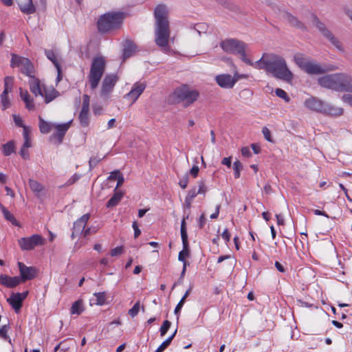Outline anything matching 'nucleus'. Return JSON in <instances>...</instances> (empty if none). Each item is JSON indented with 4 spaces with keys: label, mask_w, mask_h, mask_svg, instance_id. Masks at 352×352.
Wrapping results in <instances>:
<instances>
[{
    "label": "nucleus",
    "mask_w": 352,
    "mask_h": 352,
    "mask_svg": "<svg viewBox=\"0 0 352 352\" xmlns=\"http://www.w3.org/2000/svg\"><path fill=\"white\" fill-rule=\"evenodd\" d=\"M253 66L257 69H264L274 78L287 82H292L294 78V74L288 68L285 58L274 54H264Z\"/></svg>",
    "instance_id": "obj_1"
},
{
    "label": "nucleus",
    "mask_w": 352,
    "mask_h": 352,
    "mask_svg": "<svg viewBox=\"0 0 352 352\" xmlns=\"http://www.w3.org/2000/svg\"><path fill=\"white\" fill-rule=\"evenodd\" d=\"M155 42L162 50L166 51L168 47V40L170 36V29L168 21V10L165 5H158L154 10Z\"/></svg>",
    "instance_id": "obj_2"
},
{
    "label": "nucleus",
    "mask_w": 352,
    "mask_h": 352,
    "mask_svg": "<svg viewBox=\"0 0 352 352\" xmlns=\"http://www.w3.org/2000/svg\"><path fill=\"white\" fill-rule=\"evenodd\" d=\"M125 16L123 12H109L101 15L97 21L98 32L104 34L119 29Z\"/></svg>",
    "instance_id": "obj_3"
},
{
    "label": "nucleus",
    "mask_w": 352,
    "mask_h": 352,
    "mask_svg": "<svg viewBox=\"0 0 352 352\" xmlns=\"http://www.w3.org/2000/svg\"><path fill=\"white\" fill-rule=\"evenodd\" d=\"M220 46L225 52L237 55L245 63L254 65V63L247 57L249 49L248 45L243 41L236 38H228L222 41Z\"/></svg>",
    "instance_id": "obj_4"
},
{
    "label": "nucleus",
    "mask_w": 352,
    "mask_h": 352,
    "mask_svg": "<svg viewBox=\"0 0 352 352\" xmlns=\"http://www.w3.org/2000/svg\"><path fill=\"white\" fill-rule=\"evenodd\" d=\"M304 106L309 110L324 114L341 116L344 110L340 107L332 106L316 97H310L304 102Z\"/></svg>",
    "instance_id": "obj_5"
},
{
    "label": "nucleus",
    "mask_w": 352,
    "mask_h": 352,
    "mask_svg": "<svg viewBox=\"0 0 352 352\" xmlns=\"http://www.w3.org/2000/svg\"><path fill=\"white\" fill-rule=\"evenodd\" d=\"M199 94L196 90H191L187 85H183L177 88L170 95V99L174 103H179L184 102L185 107H188L196 101Z\"/></svg>",
    "instance_id": "obj_6"
},
{
    "label": "nucleus",
    "mask_w": 352,
    "mask_h": 352,
    "mask_svg": "<svg viewBox=\"0 0 352 352\" xmlns=\"http://www.w3.org/2000/svg\"><path fill=\"white\" fill-rule=\"evenodd\" d=\"M106 63L103 57H96L92 60L90 72L88 76L91 88L95 89L104 72Z\"/></svg>",
    "instance_id": "obj_7"
},
{
    "label": "nucleus",
    "mask_w": 352,
    "mask_h": 352,
    "mask_svg": "<svg viewBox=\"0 0 352 352\" xmlns=\"http://www.w3.org/2000/svg\"><path fill=\"white\" fill-rule=\"evenodd\" d=\"M312 21L314 25L318 29L320 33L328 39L330 43L339 51L344 52V48L341 42L333 34V33L320 21L315 14L312 15Z\"/></svg>",
    "instance_id": "obj_8"
},
{
    "label": "nucleus",
    "mask_w": 352,
    "mask_h": 352,
    "mask_svg": "<svg viewBox=\"0 0 352 352\" xmlns=\"http://www.w3.org/2000/svg\"><path fill=\"white\" fill-rule=\"evenodd\" d=\"M10 66L20 67L21 72L28 76H32L34 73V67L31 61L25 57L12 54Z\"/></svg>",
    "instance_id": "obj_9"
},
{
    "label": "nucleus",
    "mask_w": 352,
    "mask_h": 352,
    "mask_svg": "<svg viewBox=\"0 0 352 352\" xmlns=\"http://www.w3.org/2000/svg\"><path fill=\"white\" fill-rule=\"evenodd\" d=\"M188 218V214L186 217H184L182 223H181V236L183 244V250L179 252L178 255V260L179 261L186 263V265H189L188 262L186 261V257H188L190 255V249H189V243L188 241V234H187V228H186V219Z\"/></svg>",
    "instance_id": "obj_10"
},
{
    "label": "nucleus",
    "mask_w": 352,
    "mask_h": 352,
    "mask_svg": "<svg viewBox=\"0 0 352 352\" xmlns=\"http://www.w3.org/2000/svg\"><path fill=\"white\" fill-rule=\"evenodd\" d=\"M44 239L39 234H33L29 237H22L18 240V244L23 251L33 250L36 246L44 244Z\"/></svg>",
    "instance_id": "obj_11"
},
{
    "label": "nucleus",
    "mask_w": 352,
    "mask_h": 352,
    "mask_svg": "<svg viewBox=\"0 0 352 352\" xmlns=\"http://www.w3.org/2000/svg\"><path fill=\"white\" fill-rule=\"evenodd\" d=\"M118 76L116 74H108L102 80L100 96L104 99H107L113 91L117 81Z\"/></svg>",
    "instance_id": "obj_12"
},
{
    "label": "nucleus",
    "mask_w": 352,
    "mask_h": 352,
    "mask_svg": "<svg viewBox=\"0 0 352 352\" xmlns=\"http://www.w3.org/2000/svg\"><path fill=\"white\" fill-rule=\"evenodd\" d=\"M318 84L324 88L338 91V73L328 74L318 79Z\"/></svg>",
    "instance_id": "obj_13"
},
{
    "label": "nucleus",
    "mask_w": 352,
    "mask_h": 352,
    "mask_svg": "<svg viewBox=\"0 0 352 352\" xmlns=\"http://www.w3.org/2000/svg\"><path fill=\"white\" fill-rule=\"evenodd\" d=\"M28 294V292L12 293L10 297L7 299L8 302L14 309L16 313L19 312L23 305V301L25 299Z\"/></svg>",
    "instance_id": "obj_14"
},
{
    "label": "nucleus",
    "mask_w": 352,
    "mask_h": 352,
    "mask_svg": "<svg viewBox=\"0 0 352 352\" xmlns=\"http://www.w3.org/2000/svg\"><path fill=\"white\" fill-rule=\"evenodd\" d=\"M338 91L352 92V76L338 73Z\"/></svg>",
    "instance_id": "obj_15"
},
{
    "label": "nucleus",
    "mask_w": 352,
    "mask_h": 352,
    "mask_svg": "<svg viewBox=\"0 0 352 352\" xmlns=\"http://www.w3.org/2000/svg\"><path fill=\"white\" fill-rule=\"evenodd\" d=\"M18 267L21 275V276H19L21 278V282L32 280L36 276L37 270L34 267H28L21 262H18Z\"/></svg>",
    "instance_id": "obj_16"
},
{
    "label": "nucleus",
    "mask_w": 352,
    "mask_h": 352,
    "mask_svg": "<svg viewBox=\"0 0 352 352\" xmlns=\"http://www.w3.org/2000/svg\"><path fill=\"white\" fill-rule=\"evenodd\" d=\"M329 70H331V69L328 67L322 66L321 65L311 60L307 65L304 72L310 75H318L324 74Z\"/></svg>",
    "instance_id": "obj_17"
},
{
    "label": "nucleus",
    "mask_w": 352,
    "mask_h": 352,
    "mask_svg": "<svg viewBox=\"0 0 352 352\" xmlns=\"http://www.w3.org/2000/svg\"><path fill=\"white\" fill-rule=\"evenodd\" d=\"M281 16L291 26L302 30H307L305 24L291 13L284 11L282 12Z\"/></svg>",
    "instance_id": "obj_18"
},
{
    "label": "nucleus",
    "mask_w": 352,
    "mask_h": 352,
    "mask_svg": "<svg viewBox=\"0 0 352 352\" xmlns=\"http://www.w3.org/2000/svg\"><path fill=\"white\" fill-rule=\"evenodd\" d=\"M217 85L223 89H231L234 85L232 76L228 74H219L215 77Z\"/></svg>",
    "instance_id": "obj_19"
},
{
    "label": "nucleus",
    "mask_w": 352,
    "mask_h": 352,
    "mask_svg": "<svg viewBox=\"0 0 352 352\" xmlns=\"http://www.w3.org/2000/svg\"><path fill=\"white\" fill-rule=\"evenodd\" d=\"M19 276H9L6 274L0 275V284L8 288H14L21 283Z\"/></svg>",
    "instance_id": "obj_20"
},
{
    "label": "nucleus",
    "mask_w": 352,
    "mask_h": 352,
    "mask_svg": "<svg viewBox=\"0 0 352 352\" xmlns=\"http://www.w3.org/2000/svg\"><path fill=\"white\" fill-rule=\"evenodd\" d=\"M71 123L72 120L63 124H54V127L56 129V132L53 134V136L57 138L59 144L62 143L66 132L70 127Z\"/></svg>",
    "instance_id": "obj_21"
},
{
    "label": "nucleus",
    "mask_w": 352,
    "mask_h": 352,
    "mask_svg": "<svg viewBox=\"0 0 352 352\" xmlns=\"http://www.w3.org/2000/svg\"><path fill=\"white\" fill-rule=\"evenodd\" d=\"M146 85L144 82H136L126 96L130 98L132 100V102H135L144 91Z\"/></svg>",
    "instance_id": "obj_22"
},
{
    "label": "nucleus",
    "mask_w": 352,
    "mask_h": 352,
    "mask_svg": "<svg viewBox=\"0 0 352 352\" xmlns=\"http://www.w3.org/2000/svg\"><path fill=\"white\" fill-rule=\"evenodd\" d=\"M59 92L52 87H47L43 86L42 95L45 98V103H49L59 96Z\"/></svg>",
    "instance_id": "obj_23"
},
{
    "label": "nucleus",
    "mask_w": 352,
    "mask_h": 352,
    "mask_svg": "<svg viewBox=\"0 0 352 352\" xmlns=\"http://www.w3.org/2000/svg\"><path fill=\"white\" fill-rule=\"evenodd\" d=\"M30 91L36 96L42 95L43 88L40 85V80L38 78H36L34 75L30 76Z\"/></svg>",
    "instance_id": "obj_24"
},
{
    "label": "nucleus",
    "mask_w": 352,
    "mask_h": 352,
    "mask_svg": "<svg viewBox=\"0 0 352 352\" xmlns=\"http://www.w3.org/2000/svg\"><path fill=\"white\" fill-rule=\"evenodd\" d=\"M136 49V46L135 43L130 41L126 40L124 44L123 48V58L124 59H126L132 56V54L135 52Z\"/></svg>",
    "instance_id": "obj_25"
},
{
    "label": "nucleus",
    "mask_w": 352,
    "mask_h": 352,
    "mask_svg": "<svg viewBox=\"0 0 352 352\" xmlns=\"http://www.w3.org/2000/svg\"><path fill=\"white\" fill-rule=\"evenodd\" d=\"M294 60L295 63L303 71L311 61L309 58L306 57L304 54L300 53L296 54L294 56Z\"/></svg>",
    "instance_id": "obj_26"
},
{
    "label": "nucleus",
    "mask_w": 352,
    "mask_h": 352,
    "mask_svg": "<svg viewBox=\"0 0 352 352\" xmlns=\"http://www.w3.org/2000/svg\"><path fill=\"white\" fill-rule=\"evenodd\" d=\"M20 96L25 103L27 109L32 110L34 108L33 100L30 99V96L27 91H23V90L20 88Z\"/></svg>",
    "instance_id": "obj_27"
},
{
    "label": "nucleus",
    "mask_w": 352,
    "mask_h": 352,
    "mask_svg": "<svg viewBox=\"0 0 352 352\" xmlns=\"http://www.w3.org/2000/svg\"><path fill=\"white\" fill-rule=\"evenodd\" d=\"M0 208H1V210L3 214V217L4 218L10 221V223H12V224H13L14 226H19V224L18 223V221H16V219H15V217H14V215L12 214H11L8 210L3 206L1 204H0Z\"/></svg>",
    "instance_id": "obj_28"
},
{
    "label": "nucleus",
    "mask_w": 352,
    "mask_h": 352,
    "mask_svg": "<svg viewBox=\"0 0 352 352\" xmlns=\"http://www.w3.org/2000/svg\"><path fill=\"white\" fill-rule=\"evenodd\" d=\"M190 291H191V289L190 288L186 292V293L184 294V295L183 296L182 299L179 300V302H178V304L177 305V306L175 309L174 314L177 316V322H178L179 318L180 311L185 303V300H186V298L190 295Z\"/></svg>",
    "instance_id": "obj_29"
},
{
    "label": "nucleus",
    "mask_w": 352,
    "mask_h": 352,
    "mask_svg": "<svg viewBox=\"0 0 352 352\" xmlns=\"http://www.w3.org/2000/svg\"><path fill=\"white\" fill-rule=\"evenodd\" d=\"M216 1L232 12H240L239 7L235 5L230 0H216Z\"/></svg>",
    "instance_id": "obj_30"
},
{
    "label": "nucleus",
    "mask_w": 352,
    "mask_h": 352,
    "mask_svg": "<svg viewBox=\"0 0 352 352\" xmlns=\"http://www.w3.org/2000/svg\"><path fill=\"white\" fill-rule=\"evenodd\" d=\"M84 311L83 300L78 299L74 302L71 307V314L80 315Z\"/></svg>",
    "instance_id": "obj_31"
},
{
    "label": "nucleus",
    "mask_w": 352,
    "mask_h": 352,
    "mask_svg": "<svg viewBox=\"0 0 352 352\" xmlns=\"http://www.w3.org/2000/svg\"><path fill=\"white\" fill-rule=\"evenodd\" d=\"M21 10L25 14H30L34 13L36 8L34 6L32 0H27V3L20 6Z\"/></svg>",
    "instance_id": "obj_32"
},
{
    "label": "nucleus",
    "mask_w": 352,
    "mask_h": 352,
    "mask_svg": "<svg viewBox=\"0 0 352 352\" xmlns=\"http://www.w3.org/2000/svg\"><path fill=\"white\" fill-rule=\"evenodd\" d=\"M123 194L121 192H116L113 197L107 201V207L113 208L118 204L120 201Z\"/></svg>",
    "instance_id": "obj_33"
},
{
    "label": "nucleus",
    "mask_w": 352,
    "mask_h": 352,
    "mask_svg": "<svg viewBox=\"0 0 352 352\" xmlns=\"http://www.w3.org/2000/svg\"><path fill=\"white\" fill-rule=\"evenodd\" d=\"M54 124L45 122L41 117H39V128L42 133H48Z\"/></svg>",
    "instance_id": "obj_34"
},
{
    "label": "nucleus",
    "mask_w": 352,
    "mask_h": 352,
    "mask_svg": "<svg viewBox=\"0 0 352 352\" xmlns=\"http://www.w3.org/2000/svg\"><path fill=\"white\" fill-rule=\"evenodd\" d=\"M78 118L80 120V124L82 126H87L89 124V110L82 109Z\"/></svg>",
    "instance_id": "obj_35"
},
{
    "label": "nucleus",
    "mask_w": 352,
    "mask_h": 352,
    "mask_svg": "<svg viewBox=\"0 0 352 352\" xmlns=\"http://www.w3.org/2000/svg\"><path fill=\"white\" fill-rule=\"evenodd\" d=\"M14 141H9L3 145V152L5 156H8L14 152Z\"/></svg>",
    "instance_id": "obj_36"
},
{
    "label": "nucleus",
    "mask_w": 352,
    "mask_h": 352,
    "mask_svg": "<svg viewBox=\"0 0 352 352\" xmlns=\"http://www.w3.org/2000/svg\"><path fill=\"white\" fill-rule=\"evenodd\" d=\"M29 185L31 190L35 192H40L43 190V186L39 182L36 180L30 179Z\"/></svg>",
    "instance_id": "obj_37"
},
{
    "label": "nucleus",
    "mask_w": 352,
    "mask_h": 352,
    "mask_svg": "<svg viewBox=\"0 0 352 352\" xmlns=\"http://www.w3.org/2000/svg\"><path fill=\"white\" fill-rule=\"evenodd\" d=\"M9 324H4L0 328V338L2 339L8 341L10 343L11 342V340L8 335V332L10 329Z\"/></svg>",
    "instance_id": "obj_38"
},
{
    "label": "nucleus",
    "mask_w": 352,
    "mask_h": 352,
    "mask_svg": "<svg viewBox=\"0 0 352 352\" xmlns=\"http://www.w3.org/2000/svg\"><path fill=\"white\" fill-rule=\"evenodd\" d=\"M45 54L46 56L47 57V58L53 63V64L54 65L55 67H56V65H60V63L58 61L56 56L55 53L54 52V51H52L51 50H45Z\"/></svg>",
    "instance_id": "obj_39"
},
{
    "label": "nucleus",
    "mask_w": 352,
    "mask_h": 352,
    "mask_svg": "<svg viewBox=\"0 0 352 352\" xmlns=\"http://www.w3.org/2000/svg\"><path fill=\"white\" fill-rule=\"evenodd\" d=\"M94 296L96 297V304L98 305H102L106 301V293L105 292H98L95 293Z\"/></svg>",
    "instance_id": "obj_40"
},
{
    "label": "nucleus",
    "mask_w": 352,
    "mask_h": 352,
    "mask_svg": "<svg viewBox=\"0 0 352 352\" xmlns=\"http://www.w3.org/2000/svg\"><path fill=\"white\" fill-rule=\"evenodd\" d=\"M8 93L9 92H7V90H3L1 94V102L3 107V109L8 108L10 106V100L8 97Z\"/></svg>",
    "instance_id": "obj_41"
},
{
    "label": "nucleus",
    "mask_w": 352,
    "mask_h": 352,
    "mask_svg": "<svg viewBox=\"0 0 352 352\" xmlns=\"http://www.w3.org/2000/svg\"><path fill=\"white\" fill-rule=\"evenodd\" d=\"M233 169H234V177L236 179L239 178L240 171L243 169V165H242L241 162L239 160L235 161L233 164Z\"/></svg>",
    "instance_id": "obj_42"
},
{
    "label": "nucleus",
    "mask_w": 352,
    "mask_h": 352,
    "mask_svg": "<svg viewBox=\"0 0 352 352\" xmlns=\"http://www.w3.org/2000/svg\"><path fill=\"white\" fill-rule=\"evenodd\" d=\"M275 92L278 97L283 98L286 102H289L290 101V98L288 96L287 92L283 89L278 88L276 89Z\"/></svg>",
    "instance_id": "obj_43"
},
{
    "label": "nucleus",
    "mask_w": 352,
    "mask_h": 352,
    "mask_svg": "<svg viewBox=\"0 0 352 352\" xmlns=\"http://www.w3.org/2000/svg\"><path fill=\"white\" fill-rule=\"evenodd\" d=\"M85 226L82 224V223H80L78 221H76L74 223L73 230L76 232V234H82Z\"/></svg>",
    "instance_id": "obj_44"
},
{
    "label": "nucleus",
    "mask_w": 352,
    "mask_h": 352,
    "mask_svg": "<svg viewBox=\"0 0 352 352\" xmlns=\"http://www.w3.org/2000/svg\"><path fill=\"white\" fill-rule=\"evenodd\" d=\"M140 301H138L133 307L129 310V314L132 317L134 318L136 316L140 311Z\"/></svg>",
    "instance_id": "obj_45"
},
{
    "label": "nucleus",
    "mask_w": 352,
    "mask_h": 352,
    "mask_svg": "<svg viewBox=\"0 0 352 352\" xmlns=\"http://www.w3.org/2000/svg\"><path fill=\"white\" fill-rule=\"evenodd\" d=\"M171 325V322L169 320H164L162 325L160 327V334L162 336H164L167 331H168Z\"/></svg>",
    "instance_id": "obj_46"
},
{
    "label": "nucleus",
    "mask_w": 352,
    "mask_h": 352,
    "mask_svg": "<svg viewBox=\"0 0 352 352\" xmlns=\"http://www.w3.org/2000/svg\"><path fill=\"white\" fill-rule=\"evenodd\" d=\"M13 78L10 76H7L4 79V90H7V92H10L12 90Z\"/></svg>",
    "instance_id": "obj_47"
},
{
    "label": "nucleus",
    "mask_w": 352,
    "mask_h": 352,
    "mask_svg": "<svg viewBox=\"0 0 352 352\" xmlns=\"http://www.w3.org/2000/svg\"><path fill=\"white\" fill-rule=\"evenodd\" d=\"M171 338H167L164 341L155 352H163L170 344Z\"/></svg>",
    "instance_id": "obj_48"
},
{
    "label": "nucleus",
    "mask_w": 352,
    "mask_h": 352,
    "mask_svg": "<svg viewBox=\"0 0 352 352\" xmlns=\"http://www.w3.org/2000/svg\"><path fill=\"white\" fill-rule=\"evenodd\" d=\"M102 160V158L98 157H91L89 159V164L90 169H93L97 164Z\"/></svg>",
    "instance_id": "obj_49"
},
{
    "label": "nucleus",
    "mask_w": 352,
    "mask_h": 352,
    "mask_svg": "<svg viewBox=\"0 0 352 352\" xmlns=\"http://www.w3.org/2000/svg\"><path fill=\"white\" fill-rule=\"evenodd\" d=\"M199 189L197 190L198 194H205L207 191V187L205 184V182L203 180H201L197 182Z\"/></svg>",
    "instance_id": "obj_50"
},
{
    "label": "nucleus",
    "mask_w": 352,
    "mask_h": 352,
    "mask_svg": "<svg viewBox=\"0 0 352 352\" xmlns=\"http://www.w3.org/2000/svg\"><path fill=\"white\" fill-rule=\"evenodd\" d=\"M262 133L263 134V136L264 138H265L266 140H267L268 142H273V140L271 137V133H270V129L266 127V126H264L262 129Z\"/></svg>",
    "instance_id": "obj_51"
},
{
    "label": "nucleus",
    "mask_w": 352,
    "mask_h": 352,
    "mask_svg": "<svg viewBox=\"0 0 352 352\" xmlns=\"http://www.w3.org/2000/svg\"><path fill=\"white\" fill-rule=\"evenodd\" d=\"M189 177L188 175H185L179 182V185L182 189H185L188 184Z\"/></svg>",
    "instance_id": "obj_52"
},
{
    "label": "nucleus",
    "mask_w": 352,
    "mask_h": 352,
    "mask_svg": "<svg viewBox=\"0 0 352 352\" xmlns=\"http://www.w3.org/2000/svg\"><path fill=\"white\" fill-rule=\"evenodd\" d=\"M89 96L87 94H85L83 96V102H82V109L89 110Z\"/></svg>",
    "instance_id": "obj_53"
},
{
    "label": "nucleus",
    "mask_w": 352,
    "mask_h": 352,
    "mask_svg": "<svg viewBox=\"0 0 352 352\" xmlns=\"http://www.w3.org/2000/svg\"><path fill=\"white\" fill-rule=\"evenodd\" d=\"M123 251V247L122 246H118L111 250V256H116L122 253Z\"/></svg>",
    "instance_id": "obj_54"
},
{
    "label": "nucleus",
    "mask_w": 352,
    "mask_h": 352,
    "mask_svg": "<svg viewBox=\"0 0 352 352\" xmlns=\"http://www.w3.org/2000/svg\"><path fill=\"white\" fill-rule=\"evenodd\" d=\"M248 75L247 74H240L237 72L234 73V76H232L233 80H234V85L236 82L241 78H248Z\"/></svg>",
    "instance_id": "obj_55"
},
{
    "label": "nucleus",
    "mask_w": 352,
    "mask_h": 352,
    "mask_svg": "<svg viewBox=\"0 0 352 352\" xmlns=\"http://www.w3.org/2000/svg\"><path fill=\"white\" fill-rule=\"evenodd\" d=\"M20 155L23 160H28L30 157L28 148L21 147V149L20 151Z\"/></svg>",
    "instance_id": "obj_56"
},
{
    "label": "nucleus",
    "mask_w": 352,
    "mask_h": 352,
    "mask_svg": "<svg viewBox=\"0 0 352 352\" xmlns=\"http://www.w3.org/2000/svg\"><path fill=\"white\" fill-rule=\"evenodd\" d=\"M132 227L134 230V237L136 239L140 235L141 230L138 228V223L136 221L133 222Z\"/></svg>",
    "instance_id": "obj_57"
},
{
    "label": "nucleus",
    "mask_w": 352,
    "mask_h": 352,
    "mask_svg": "<svg viewBox=\"0 0 352 352\" xmlns=\"http://www.w3.org/2000/svg\"><path fill=\"white\" fill-rule=\"evenodd\" d=\"M14 122L15 124L17 126H19V127H23V126H25L23 124L22 118L20 116H14Z\"/></svg>",
    "instance_id": "obj_58"
},
{
    "label": "nucleus",
    "mask_w": 352,
    "mask_h": 352,
    "mask_svg": "<svg viewBox=\"0 0 352 352\" xmlns=\"http://www.w3.org/2000/svg\"><path fill=\"white\" fill-rule=\"evenodd\" d=\"M199 195L197 193V191H196V188H192L191 190H190L188 191V195L186 196V197H188V199H192L193 200L194 198L197 195Z\"/></svg>",
    "instance_id": "obj_59"
},
{
    "label": "nucleus",
    "mask_w": 352,
    "mask_h": 352,
    "mask_svg": "<svg viewBox=\"0 0 352 352\" xmlns=\"http://www.w3.org/2000/svg\"><path fill=\"white\" fill-rule=\"evenodd\" d=\"M241 154L243 156L249 157L252 155L251 151L248 146L242 147L241 148Z\"/></svg>",
    "instance_id": "obj_60"
},
{
    "label": "nucleus",
    "mask_w": 352,
    "mask_h": 352,
    "mask_svg": "<svg viewBox=\"0 0 352 352\" xmlns=\"http://www.w3.org/2000/svg\"><path fill=\"white\" fill-rule=\"evenodd\" d=\"M342 99L344 102L348 103L349 105L352 107V95L344 94L342 96Z\"/></svg>",
    "instance_id": "obj_61"
},
{
    "label": "nucleus",
    "mask_w": 352,
    "mask_h": 352,
    "mask_svg": "<svg viewBox=\"0 0 352 352\" xmlns=\"http://www.w3.org/2000/svg\"><path fill=\"white\" fill-rule=\"evenodd\" d=\"M78 179H79V177L77 175H74L71 178H69L67 181L65 186H70V185L74 184Z\"/></svg>",
    "instance_id": "obj_62"
},
{
    "label": "nucleus",
    "mask_w": 352,
    "mask_h": 352,
    "mask_svg": "<svg viewBox=\"0 0 352 352\" xmlns=\"http://www.w3.org/2000/svg\"><path fill=\"white\" fill-rule=\"evenodd\" d=\"M199 168L197 166L195 165L192 166V168L190 169V174L193 177H197V175H198V173H199Z\"/></svg>",
    "instance_id": "obj_63"
},
{
    "label": "nucleus",
    "mask_w": 352,
    "mask_h": 352,
    "mask_svg": "<svg viewBox=\"0 0 352 352\" xmlns=\"http://www.w3.org/2000/svg\"><path fill=\"white\" fill-rule=\"evenodd\" d=\"M89 219V214H86L82 215L80 219H78L77 221H78L80 223H82L85 226H86L87 222Z\"/></svg>",
    "instance_id": "obj_64"
}]
</instances>
